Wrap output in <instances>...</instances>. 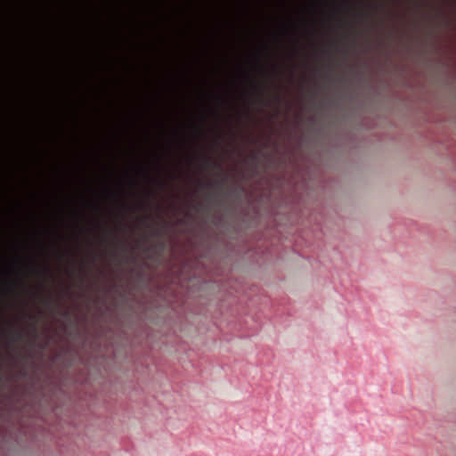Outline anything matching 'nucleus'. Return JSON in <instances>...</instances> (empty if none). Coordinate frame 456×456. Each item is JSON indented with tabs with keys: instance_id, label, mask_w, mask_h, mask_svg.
I'll use <instances>...</instances> for the list:
<instances>
[{
	"instance_id": "obj_1",
	"label": "nucleus",
	"mask_w": 456,
	"mask_h": 456,
	"mask_svg": "<svg viewBox=\"0 0 456 456\" xmlns=\"http://www.w3.org/2000/svg\"><path fill=\"white\" fill-rule=\"evenodd\" d=\"M16 335L18 338H20V332H16Z\"/></svg>"
}]
</instances>
